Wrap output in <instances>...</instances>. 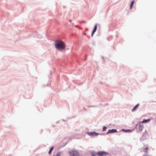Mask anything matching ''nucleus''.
<instances>
[{
	"instance_id": "nucleus-1",
	"label": "nucleus",
	"mask_w": 156,
	"mask_h": 156,
	"mask_svg": "<svg viewBox=\"0 0 156 156\" xmlns=\"http://www.w3.org/2000/svg\"><path fill=\"white\" fill-rule=\"evenodd\" d=\"M65 46V43L62 41L58 40L55 42V47L58 50L64 49Z\"/></svg>"
},
{
	"instance_id": "nucleus-2",
	"label": "nucleus",
	"mask_w": 156,
	"mask_h": 156,
	"mask_svg": "<svg viewBox=\"0 0 156 156\" xmlns=\"http://www.w3.org/2000/svg\"><path fill=\"white\" fill-rule=\"evenodd\" d=\"M136 129L139 131H141L143 129L144 126L141 122H138L136 126Z\"/></svg>"
},
{
	"instance_id": "nucleus-3",
	"label": "nucleus",
	"mask_w": 156,
	"mask_h": 156,
	"mask_svg": "<svg viewBox=\"0 0 156 156\" xmlns=\"http://www.w3.org/2000/svg\"><path fill=\"white\" fill-rule=\"evenodd\" d=\"M69 153L70 156H79V153L77 151H73L69 152Z\"/></svg>"
},
{
	"instance_id": "nucleus-4",
	"label": "nucleus",
	"mask_w": 156,
	"mask_h": 156,
	"mask_svg": "<svg viewBox=\"0 0 156 156\" xmlns=\"http://www.w3.org/2000/svg\"><path fill=\"white\" fill-rule=\"evenodd\" d=\"M108 154L105 151H99L97 153V154L98 156H106Z\"/></svg>"
},
{
	"instance_id": "nucleus-5",
	"label": "nucleus",
	"mask_w": 156,
	"mask_h": 156,
	"mask_svg": "<svg viewBox=\"0 0 156 156\" xmlns=\"http://www.w3.org/2000/svg\"><path fill=\"white\" fill-rule=\"evenodd\" d=\"M148 149V146L147 145L145 146L143 149V151L144 152L146 153Z\"/></svg>"
},
{
	"instance_id": "nucleus-6",
	"label": "nucleus",
	"mask_w": 156,
	"mask_h": 156,
	"mask_svg": "<svg viewBox=\"0 0 156 156\" xmlns=\"http://www.w3.org/2000/svg\"><path fill=\"white\" fill-rule=\"evenodd\" d=\"M117 131L116 129H112V130H109L108 132L107 133V134H108L110 133L115 132Z\"/></svg>"
},
{
	"instance_id": "nucleus-7",
	"label": "nucleus",
	"mask_w": 156,
	"mask_h": 156,
	"mask_svg": "<svg viewBox=\"0 0 156 156\" xmlns=\"http://www.w3.org/2000/svg\"><path fill=\"white\" fill-rule=\"evenodd\" d=\"M97 24H96L94 26V28L92 32V35H91V36L92 37H93V35L94 34V33L96 32V30H97Z\"/></svg>"
},
{
	"instance_id": "nucleus-8",
	"label": "nucleus",
	"mask_w": 156,
	"mask_h": 156,
	"mask_svg": "<svg viewBox=\"0 0 156 156\" xmlns=\"http://www.w3.org/2000/svg\"><path fill=\"white\" fill-rule=\"evenodd\" d=\"M150 120H151L150 119H144L143 121H141V122L142 123H147V122H149L150 121Z\"/></svg>"
},
{
	"instance_id": "nucleus-9",
	"label": "nucleus",
	"mask_w": 156,
	"mask_h": 156,
	"mask_svg": "<svg viewBox=\"0 0 156 156\" xmlns=\"http://www.w3.org/2000/svg\"><path fill=\"white\" fill-rule=\"evenodd\" d=\"M139 104H137V105H136L134 107V108L132 109V112H134V111H135L136 109H137V108L139 106Z\"/></svg>"
},
{
	"instance_id": "nucleus-10",
	"label": "nucleus",
	"mask_w": 156,
	"mask_h": 156,
	"mask_svg": "<svg viewBox=\"0 0 156 156\" xmlns=\"http://www.w3.org/2000/svg\"><path fill=\"white\" fill-rule=\"evenodd\" d=\"M134 2H135L134 1H133L132 2H131V3L130 5V9H132Z\"/></svg>"
},
{
	"instance_id": "nucleus-11",
	"label": "nucleus",
	"mask_w": 156,
	"mask_h": 156,
	"mask_svg": "<svg viewBox=\"0 0 156 156\" xmlns=\"http://www.w3.org/2000/svg\"><path fill=\"white\" fill-rule=\"evenodd\" d=\"M91 133V135H92L93 136H97L98 135V134L97 133H96L95 132H93V133Z\"/></svg>"
},
{
	"instance_id": "nucleus-12",
	"label": "nucleus",
	"mask_w": 156,
	"mask_h": 156,
	"mask_svg": "<svg viewBox=\"0 0 156 156\" xmlns=\"http://www.w3.org/2000/svg\"><path fill=\"white\" fill-rule=\"evenodd\" d=\"M53 147H51V148L50 150H49V152H48L49 154H51V151L53 150Z\"/></svg>"
},
{
	"instance_id": "nucleus-13",
	"label": "nucleus",
	"mask_w": 156,
	"mask_h": 156,
	"mask_svg": "<svg viewBox=\"0 0 156 156\" xmlns=\"http://www.w3.org/2000/svg\"><path fill=\"white\" fill-rule=\"evenodd\" d=\"M107 129V127L105 126H104L103 129V131H105L106 130V129Z\"/></svg>"
},
{
	"instance_id": "nucleus-14",
	"label": "nucleus",
	"mask_w": 156,
	"mask_h": 156,
	"mask_svg": "<svg viewBox=\"0 0 156 156\" xmlns=\"http://www.w3.org/2000/svg\"><path fill=\"white\" fill-rule=\"evenodd\" d=\"M91 155L92 156H95V153L92 152L91 154Z\"/></svg>"
},
{
	"instance_id": "nucleus-15",
	"label": "nucleus",
	"mask_w": 156,
	"mask_h": 156,
	"mask_svg": "<svg viewBox=\"0 0 156 156\" xmlns=\"http://www.w3.org/2000/svg\"><path fill=\"white\" fill-rule=\"evenodd\" d=\"M122 131H124V132H127V130H126V129H122Z\"/></svg>"
},
{
	"instance_id": "nucleus-16",
	"label": "nucleus",
	"mask_w": 156,
	"mask_h": 156,
	"mask_svg": "<svg viewBox=\"0 0 156 156\" xmlns=\"http://www.w3.org/2000/svg\"><path fill=\"white\" fill-rule=\"evenodd\" d=\"M132 131L130 129H127V132H131Z\"/></svg>"
},
{
	"instance_id": "nucleus-17",
	"label": "nucleus",
	"mask_w": 156,
	"mask_h": 156,
	"mask_svg": "<svg viewBox=\"0 0 156 156\" xmlns=\"http://www.w3.org/2000/svg\"><path fill=\"white\" fill-rule=\"evenodd\" d=\"M56 156H60V155L58 154H57Z\"/></svg>"
}]
</instances>
